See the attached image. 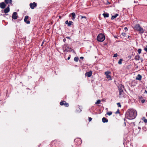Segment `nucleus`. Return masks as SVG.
Masks as SVG:
<instances>
[{
	"mask_svg": "<svg viewBox=\"0 0 147 147\" xmlns=\"http://www.w3.org/2000/svg\"><path fill=\"white\" fill-rule=\"evenodd\" d=\"M137 115V113L135 110L133 109H129L126 113L125 117L129 119H133L136 118Z\"/></svg>",
	"mask_w": 147,
	"mask_h": 147,
	"instance_id": "f257e3e1",
	"label": "nucleus"
},
{
	"mask_svg": "<svg viewBox=\"0 0 147 147\" xmlns=\"http://www.w3.org/2000/svg\"><path fill=\"white\" fill-rule=\"evenodd\" d=\"M135 30L139 32V33L142 34L144 32V30L142 27H141L140 25L139 24H136L134 28Z\"/></svg>",
	"mask_w": 147,
	"mask_h": 147,
	"instance_id": "f03ea898",
	"label": "nucleus"
},
{
	"mask_svg": "<svg viewBox=\"0 0 147 147\" xmlns=\"http://www.w3.org/2000/svg\"><path fill=\"white\" fill-rule=\"evenodd\" d=\"M105 39V36L102 34H99L97 37V40L99 42H103Z\"/></svg>",
	"mask_w": 147,
	"mask_h": 147,
	"instance_id": "7ed1b4c3",
	"label": "nucleus"
},
{
	"mask_svg": "<svg viewBox=\"0 0 147 147\" xmlns=\"http://www.w3.org/2000/svg\"><path fill=\"white\" fill-rule=\"evenodd\" d=\"M31 18L28 16H26L24 19V22L27 24H30Z\"/></svg>",
	"mask_w": 147,
	"mask_h": 147,
	"instance_id": "20e7f679",
	"label": "nucleus"
},
{
	"mask_svg": "<svg viewBox=\"0 0 147 147\" xmlns=\"http://www.w3.org/2000/svg\"><path fill=\"white\" fill-rule=\"evenodd\" d=\"M74 142L76 145H79L82 143V140L80 138H76L74 140Z\"/></svg>",
	"mask_w": 147,
	"mask_h": 147,
	"instance_id": "39448f33",
	"label": "nucleus"
},
{
	"mask_svg": "<svg viewBox=\"0 0 147 147\" xmlns=\"http://www.w3.org/2000/svg\"><path fill=\"white\" fill-rule=\"evenodd\" d=\"M64 47L65 48V50L64 51H66L67 52L70 51L71 52L72 50V49L71 48L69 47V46L67 44H65L64 45Z\"/></svg>",
	"mask_w": 147,
	"mask_h": 147,
	"instance_id": "423d86ee",
	"label": "nucleus"
},
{
	"mask_svg": "<svg viewBox=\"0 0 147 147\" xmlns=\"http://www.w3.org/2000/svg\"><path fill=\"white\" fill-rule=\"evenodd\" d=\"M111 73V72L109 71H107L105 73V74L106 76V78L109 80H111L112 78L110 74Z\"/></svg>",
	"mask_w": 147,
	"mask_h": 147,
	"instance_id": "0eeeda50",
	"label": "nucleus"
},
{
	"mask_svg": "<svg viewBox=\"0 0 147 147\" xmlns=\"http://www.w3.org/2000/svg\"><path fill=\"white\" fill-rule=\"evenodd\" d=\"M9 5L7 8L3 10H2L1 11L2 13H7L9 12Z\"/></svg>",
	"mask_w": 147,
	"mask_h": 147,
	"instance_id": "6e6552de",
	"label": "nucleus"
},
{
	"mask_svg": "<svg viewBox=\"0 0 147 147\" xmlns=\"http://www.w3.org/2000/svg\"><path fill=\"white\" fill-rule=\"evenodd\" d=\"M37 3L35 2L31 3L30 4V7L32 9H34L35 7L37 6Z\"/></svg>",
	"mask_w": 147,
	"mask_h": 147,
	"instance_id": "1a4fd4ad",
	"label": "nucleus"
},
{
	"mask_svg": "<svg viewBox=\"0 0 147 147\" xmlns=\"http://www.w3.org/2000/svg\"><path fill=\"white\" fill-rule=\"evenodd\" d=\"M124 89V86L121 84H120L118 86V90L119 92L123 91Z\"/></svg>",
	"mask_w": 147,
	"mask_h": 147,
	"instance_id": "9d476101",
	"label": "nucleus"
},
{
	"mask_svg": "<svg viewBox=\"0 0 147 147\" xmlns=\"http://www.w3.org/2000/svg\"><path fill=\"white\" fill-rule=\"evenodd\" d=\"M119 97L120 98H122L125 97L126 95L125 93H124L123 91L119 92Z\"/></svg>",
	"mask_w": 147,
	"mask_h": 147,
	"instance_id": "9b49d317",
	"label": "nucleus"
},
{
	"mask_svg": "<svg viewBox=\"0 0 147 147\" xmlns=\"http://www.w3.org/2000/svg\"><path fill=\"white\" fill-rule=\"evenodd\" d=\"M92 71L87 72L85 74L86 76H87L88 77H90L92 75Z\"/></svg>",
	"mask_w": 147,
	"mask_h": 147,
	"instance_id": "f8f14e48",
	"label": "nucleus"
},
{
	"mask_svg": "<svg viewBox=\"0 0 147 147\" xmlns=\"http://www.w3.org/2000/svg\"><path fill=\"white\" fill-rule=\"evenodd\" d=\"M6 7V4L5 2H2L0 3V7L2 9H4Z\"/></svg>",
	"mask_w": 147,
	"mask_h": 147,
	"instance_id": "ddd939ff",
	"label": "nucleus"
},
{
	"mask_svg": "<svg viewBox=\"0 0 147 147\" xmlns=\"http://www.w3.org/2000/svg\"><path fill=\"white\" fill-rule=\"evenodd\" d=\"M12 18L14 20L17 19L18 16H17V13L16 12H14L13 13Z\"/></svg>",
	"mask_w": 147,
	"mask_h": 147,
	"instance_id": "4468645a",
	"label": "nucleus"
},
{
	"mask_svg": "<svg viewBox=\"0 0 147 147\" xmlns=\"http://www.w3.org/2000/svg\"><path fill=\"white\" fill-rule=\"evenodd\" d=\"M73 22L71 21H69L68 22V20H66L65 22V24H66L67 25V26L68 27L71 26V25L73 24Z\"/></svg>",
	"mask_w": 147,
	"mask_h": 147,
	"instance_id": "2eb2a0df",
	"label": "nucleus"
},
{
	"mask_svg": "<svg viewBox=\"0 0 147 147\" xmlns=\"http://www.w3.org/2000/svg\"><path fill=\"white\" fill-rule=\"evenodd\" d=\"M142 76L140 74H138L137 75V76L136 77V79L137 80H138L139 81H140L142 80Z\"/></svg>",
	"mask_w": 147,
	"mask_h": 147,
	"instance_id": "dca6fc26",
	"label": "nucleus"
},
{
	"mask_svg": "<svg viewBox=\"0 0 147 147\" xmlns=\"http://www.w3.org/2000/svg\"><path fill=\"white\" fill-rule=\"evenodd\" d=\"M4 1L5 3L6 4H12V0H5Z\"/></svg>",
	"mask_w": 147,
	"mask_h": 147,
	"instance_id": "f3484780",
	"label": "nucleus"
},
{
	"mask_svg": "<svg viewBox=\"0 0 147 147\" xmlns=\"http://www.w3.org/2000/svg\"><path fill=\"white\" fill-rule=\"evenodd\" d=\"M104 18H108L109 16V14L107 13H104L102 14Z\"/></svg>",
	"mask_w": 147,
	"mask_h": 147,
	"instance_id": "a211bd4d",
	"label": "nucleus"
},
{
	"mask_svg": "<svg viewBox=\"0 0 147 147\" xmlns=\"http://www.w3.org/2000/svg\"><path fill=\"white\" fill-rule=\"evenodd\" d=\"M79 17H81V19H83L84 21H85L87 20L85 16L80 15L79 16Z\"/></svg>",
	"mask_w": 147,
	"mask_h": 147,
	"instance_id": "6ab92c4d",
	"label": "nucleus"
},
{
	"mask_svg": "<svg viewBox=\"0 0 147 147\" xmlns=\"http://www.w3.org/2000/svg\"><path fill=\"white\" fill-rule=\"evenodd\" d=\"M102 121L103 123H107L108 122V119L105 117H103L102 119Z\"/></svg>",
	"mask_w": 147,
	"mask_h": 147,
	"instance_id": "aec40b11",
	"label": "nucleus"
},
{
	"mask_svg": "<svg viewBox=\"0 0 147 147\" xmlns=\"http://www.w3.org/2000/svg\"><path fill=\"white\" fill-rule=\"evenodd\" d=\"M119 16V14L118 13H116L115 15L112 16L111 17V19L113 20L115 18H116L117 16Z\"/></svg>",
	"mask_w": 147,
	"mask_h": 147,
	"instance_id": "412c9836",
	"label": "nucleus"
},
{
	"mask_svg": "<svg viewBox=\"0 0 147 147\" xmlns=\"http://www.w3.org/2000/svg\"><path fill=\"white\" fill-rule=\"evenodd\" d=\"M71 14L72 16L71 19L73 20H74L76 18L75 13L74 12H73V13H71Z\"/></svg>",
	"mask_w": 147,
	"mask_h": 147,
	"instance_id": "4be33fe9",
	"label": "nucleus"
},
{
	"mask_svg": "<svg viewBox=\"0 0 147 147\" xmlns=\"http://www.w3.org/2000/svg\"><path fill=\"white\" fill-rule=\"evenodd\" d=\"M65 102L66 101L64 100H62L61 101L60 103V105L61 106H62L63 105H65Z\"/></svg>",
	"mask_w": 147,
	"mask_h": 147,
	"instance_id": "5701e85b",
	"label": "nucleus"
},
{
	"mask_svg": "<svg viewBox=\"0 0 147 147\" xmlns=\"http://www.w3.org/2000/svg\"><path fill=\"white\" fill-rule=\"evenodd\" d=\"M140 58L139 55H137L135 56V59L136 60H139Z\"/></svg>",
	"mask_w": 147,
	"mask_h": 147,
	"instance_id": "b1692460",
	"label": "nucleus"
},
{
	"mask_svg": "<svg viewBox=\"0 0 147 147\" xmlns=\"http://www.w3.org/2000/svg\"><path fill=\"white\" fill-rule=\"evenodd\" d=\"M74 61L76 62H78L79 60V58L78 57H75L74 59Z\"/></svg>",
	"mask_w": 147,
	"mask_h": 147,
	"instance_id": "393cba45",
	"label": "nucleus"
},
{
	"mask_svg": "<svg viewBox=\"0 0 147 147\" xmlns=\"http://www.w3.org/2000/svg\"><path fill=\"white\" fill-rule=\"evenodd\" d=\"M122 61L123 59H120L118 62V63L119 65H121L122 64Z\"/></svg>",
	"mask_w": 147,
	"mask_h": 147,
	"instance_id": "a878e982",
	"label": "nucleus"
},
{
	"mask_svg": "<svg viewBox=\"0 0 147 147\" xmlns=\"http://www.w3.org/2000/svg\"><path fill=\"white\" fill-rule=\"evenodd\" d=\"M112 112L111 111L107 113V114L108 115L110 116L112 115Z\"/></svg>",
	"mask_w": 147,
	"mask_h": 147,
	"instance_id": "bb28decb",
	"label": "nucleus"
},
{
	"mask_svg": "<svg viewBox=\"0 0 147 147\" xmlns=\"http://www.w3.org/2000/svg\"><path fill=\"white\" fill-rule=\"evenodd\" d=\"M101 101L100 100H98L96 101V102L95 103L96 104H99L100 102Z\"/></svg>",
	"mask_w": 147,
	"mask_h": 147,
	"instance_id": "cd10ccee",
	"label": "nucleus"
},
{
	"mask_svg": "<svg viewBox=\"0 0 147 147\" xmlns=\"http://www.w3.org/2000/svg\"><path fill=\"white\" fill-rule=\"evenodd\" d=\"M142 119L143 120L144 122L145 123H147V119H146L145 117H143L142 118Z\"/></svg>",
	"mask_w": 147,
	"mask_h": 147,
	"instance_id": "c85d7f7f",
	"label": "nucleus"
},
{
	"mask_svg": "<svg viewBox=\"0 0 147 147\" xmlns=\"http://www.w3.org/2000/svg\"><path fill=\"white\" fill-rule=\"evenodd\" d=\"M69 104L68 103L66 102H65V107H68L69 106Z\"/></svg>",
	"mask_w": 147,
	"mask_h": 147,
	"instance_id": "c756f323",
	"label": "nucleus"
},
{
	"mask_svg": "<svg viewBox=\"0 0 147 147\" xmlns=\"http://www.w3.org/2000/svg\"><path fill=\"white\" fill-rule=\"evenodd\" d=\"M142 51V49H138V52L139 54H140Z\"/></svg>",
	"mask_w": 147,
	"mask_h": 147,
	"instance_id": "7c9ffc66",
	"label": "nucleus"
},
{
	"mask_svg": "<svg viewBox=\"0 0 147 147\" xmlns=\"http://www.w3.org/2000/svg\"><path fill=\"white\" fill-rule=\"evenodd\" d=\"M121 35L123 36H125L126 35V33L123 32L121 33Z\"/></svg>",
	"mask_w": 147,
	"mask_h": 147,
	"instance_id": "2f4dec72",
	"label": "nucleus"
},
{
	"mask_svg": "<svg viewBox=\"0 0 147 147\" xmlns=\"http://www.w3.org/2000/svg\"><path fill=\"white\" fill-rule=\"evenodd\" d=\"M117 105H118V107H121V105L120 103L119 102V103H117Z\"/></svg>",
	"mask_w": 147,
	"mask_h": 147,
	"instance_id": "473e14b6",
	"label": "nucleus"
},
{
	"mask_svg": "<svg viewBox=\"0 0 147 147\" xmlns=\"http://www.w3.org/2000/svg\"><path fill=\"white\" fill-rule=\"evenodd\" d=\"M142 129L144 131H146V127H144L142 128Z\"/></svg>",
	"mask_w": 147,
	"mask_h": 147,
	"instance_id": "72a5a7b5",
	"label": "nucleus"
},
{
	"mask_svg": "<svg viewBox=\"0 0 147 147\" xmlns=\"http://www.w3.org/2000/svg\"><path fill=\"white\" fill-rule=\"evenodd\" d=\"M146 101V100L145 99H143L141 101V102L142 103H144Z\"/></svg>",
	"mask_w": 147,
	"mask_h": 147,
	"instance_id": "f704fd0d",
	"label": "nucleus"
},
{
	"mask_svg": "<svg viewBox=\"0 0 147 147\" xmlns=\"http://www.w3.org/2000/svg\"><path fill=\"white\" fill-rule=\"evenodd\" d=\"M120 113L119 110V109H118L117 111L115 112V114L119 113Z\"/></svg>",
	"mask_w": 147,
	"mask_h": 147,
	"instance_id": "c9c22d12",
	"label": "nucleus"
},
{
	"mask_svg": "<svg viewBox=\"0 0 147 147\" xmlns=\"http://www.w3.org/2000/svg\"><path fill=\"white\" fill-rule=\"evenodd\" d=\"M117 56V53H115L114 55L113 56V57H116Z\"/></svg>",
	"mask_w": 147,
	"mask_h": 147,
	"instance_id": "e433bc0d",
	"label": "nucleus"
},
{
	"mask_svg": "<svg viewBox=\"0 0 147 147\" xmlns=\"http://www.w3.org/2000/svg\"><path fill=\"white\" fill-rule=\"evenodd\" d=\"M92 118L91 117H88V120H89V122L91 121V120H92Z\"/></svg>",
	"mask_w": 147,
	"mask_h": 147,
	"instance_id": "4c0bfd02",
	"label": "nucleus"
},
{
	"mask_svg": "<svg viewBox=\"0 0 147 147\" xmlns=\"http://www.w3.org/2000/svg\"><path fill=\"white\" fill-rule=\"evenodd\" d=\"M124 30L126 32L127 31L128 29L127 27H125L124 28Z\"/></svg>",
	"mask_w": 147,
	"mask_h": 147,
	"instance_id": "58836bf2",
	"label": "nucleus"
},
{
	"mask_svg": "<svg viewBox=\"0 0 147 147\" xmlns=\"http://www.w3.org/2000/svg\"><path fill=\"white\" fill-rule=\"evenodd\" d=\"M144 50L146 51V52H147V48L146 47L144 49Z\"/></svg>",
	"mask_w": 147,
	"mask_h": 147,
	"instance_id": "ea45409f",
	"label": "nucleus"
},
{
	"mask_svg": "<svg viewBox=\"0 0 147 147\" xmlns=\"http://www.w3.org/2000/svg\"><path fill=\"white\" fill-rule=\"evenodd\" d=\"M70 58V55H69V56L67 58V59L68 60H69Z\"/></svg>",
	"mask_w": 147,
	"mask_h": 147,
	"instance_id": "a19ab883",
	"label": "nucleus"
},
{
	"mask_svg": "<svg viewBox=\"0 0 147 147\" xmlns=\"http://www.w3.org/2000/svg\"><path fill=\"white\" fill-rule=\"evenodd\" d=\"M7 15V14L6 13H5V14H4L3 15V16L5 17V16Z\"/></svg>",
	"mask_w": 147,
	"mask_h": 147,
	"instance_id": "79ce46f5",
	"label": "nucleus"
},
{
	"mask_svg": "<svg viewBox=\"0 0 147 147\" xmlns=\"http://www.w3.org/2000/svg\"><path fill=\"white\" fill-rule=\"evenodd\" d=\"M143 98V97L142 96L140 97L139 98L140 99H142Z\"/></svg>",
	"mask_w": 147,
	"mask_h": 147,
	"instance_id": "37998d69",
	"label": "nucleus"
},
{
	"mask_svg": "<svg viewBox=\"0 0 147 147\" xmlns=\"http://www.w3.org/2000/svg\"><path fill=\"white\" fill-rule=\"evenodd\" d=\"M66 40V39L65 38H64L63 40V42H65Z\"/></svg>",
	"mask_w": 147,
	"mask_h": 147,
	"instance_id": "c03bdc74",
	"label": "nucleus"
},
{
	"mask_svg": "<svg viewBox=\"0 0 147 147\" xmlns=\"http://www.w3.org/2000/svg\"><path fill=\"white\" fill-rule=\"evenodd\" d=\"M80 59H84V57H80Z\"/></svg>",
	"mask_w": 147,
	"mask_h": 147,
	"instance_id": "a18cd8bd",
	"label": "nucleus"
},
{
	"mask_svg": "<svg viewBox=\"0 0 147 147\" xmlns=\"http://www.w3.org/2000/svg\"><path fill=\"white\" fill-rule=\"evenodd\" d=\"M147 93V91H146V90H145V92H144V93L146 94Z\"/></svg>",
	"mask_w": 147,
	"mask_h": 147,
	"instance_id": "49530a36",
	"label": "nucleus"
},
{
	"mask_svg": "<svg viewBox=\"0 0 147 147\" xmlns=\"http://www.w3.org/2000/svg\"><path fill=\"white\" fill-rule=\"evenodd\" d=\"M66 38H68V39H70V37H68V36L66 37Z\"/></svg>",
	"mask_w": 147,
	"mask_h": 147,
	"instance_id": "de8ad7c7",
	"label": "nucleus"
},
{
	"mask_svg": "<svg viewBox=\"0 0 147 147\" xmlns=\"http://www.w3.org/2000/svg\"><path fill=\"white\" fill-rule=\"evenodd\" d=\"M138 2V1H134V3H137Z\"/></svg>",
	"mask_w": 147,
	"mask_h": 147,
	"instance_id": "09e8293b",
	"label": "nucleus"
},
{
	"mask_svg": "<svg viewBox=\"0 0 147 147\" xmlns=\"http://www.w3.org/2000/svg\"><path fill=\"white\" fill-rule=\"evenodd\" d=\"M138 128L139 129H141V128L140 127H138Z\"/></svg>",
	"mask_w": 147,
	"mask_h": 147,
	"instance_id": "8fccbe9b",
	"label": "nucleus"
},
{
	"mask_svg": "<svg viewBox=\"0 0 147 147\" xmlns=\"http://www.w3.org/2000/svg\"><path fill=\"white\" fill-rule=\"evenodd\" d=\"M56 141H56V140H54L52 142H55Z\"/></svg>",
	"mask_w": 147,
	"mask_h": 147,
	"instance_id": "3c124183",
	"label": "nucleus"
},
{
	"mask_svg": "<svg viewBox=\"0 0 147 147\" xmlns=\"http://www.w3.org/2000/svg\"><path fill=\"white\" fill-rule=\"evenodd\" d=\"M129 37H130V36H128V38H129Z\"/></svg>",
	"mask_w": 147,
	"mask_h": 147,
	"instance_id": "603ef678",
	"label": "nucleus"
},
{
	"mask_svg": "<svg viewBox=\"0 0 147 147\" xmlns=\"http://www.w3.org/2000/svg\"><path fill=\"white\" fill-rule=\"evenodd\" d=\"M44 43V41H43L42 42V44H43Z\"/></svg>",
	"mask_w": 147,
	"mask_h": 147,
	"instance_id": "864d4df0",
	"label": "nucleus"
},
{
	"mask_svg": "<svg viewBox=\"0 0 147 147\" xmlns=\"http://www.w3.org/2000/svg\"><path fill=\"white\" fill-rule=\"evenodd\" d=\"M146 116L147 117V113H146Z\"/></svg>",
	"mask_w": 147,
	"mask_h": 147,
	"instance_id": "5fc2aeb1",
	"label": "nucleus"
},
{
	"mask_svg": "<svg viewBox=\"0 0 147 147\" xmlns=\"http://www.w3.org/2000/svg\"><path fill=\"white\" fill-rule=\"evenodd\" d=\"M106 109L107 110V108H106Z\"/></svg>",
	"mask_w": 147,
	"mask_h": 147,
	"instance_id": "6e6d98bb",
	"label": "nucleus"
},
{
	"mask_svg": "<svg viewBox=\"0 0 147 147\" xmlns=\"http://www.w3.org/2000/svg\"><path fill=\"white\" fill-rule=\"evenodd\" d=\"M146 47H147V46H146Z\"/></svg>",
	"mask_w": 147,
	"mask_h": 147,
	"instance_id": "4d7b16f0",
	"label": "nucleus"
}]
</instances>
